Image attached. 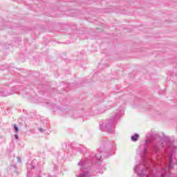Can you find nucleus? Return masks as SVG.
<instances>
[{
	"label": "nucleus",
	"instance_id": "nucleus-1",
	"mask_svg": "<svg viewBox=\"0 0 177 177\" xmlns=\"http://www.w3.org/2000/svg\"><path fill=\"white\" fill-rule=\"evenodd\" d=\"M138 138H139V136L138 134H136L135 136L131 137V140L133 142H136L138 140Z\"/></svg>",
	"mask_w": 177,
	"mask_h": 177
},
{
	"label": "nucleus",
	"instance_id": "nucleus-2",
	"mask_svg": "<svg viewBox=\"0 0 177 177\" xmlns=\"http://www.w3.org/2000/svg\"><path fill=\"white\" fill-rule=\"evenodd\" d=\"M14 129H15L16 133H17V132H19V127H17V125L14 124Z\"/></svg>",
	"mask_w": 177,
	"mask_h": 177
},
{
	"label": "nucleus",
	"instance_id": "nucleus-3",
	"mask_svg": "<svg viewBox=\"0 0 177 177\" xmlns=\"http://www.w3.org/2000/svg\"><path fill=\"white\" fill-rule=\"evenodd\" d=\"M15 139H19V136H17V134L15 135Z\"/></svg>",
	"mask_w": 177,
	"mask_h": 177
}]
</instances>
